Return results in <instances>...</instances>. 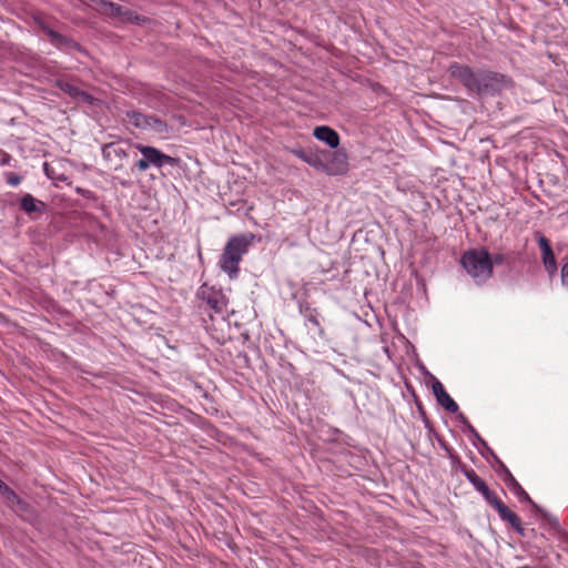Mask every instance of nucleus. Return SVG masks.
Segmentation results:
<instances>
[{
  "label": "nucleus",
  "instance_id": "1",
  "mask_svg": "<svg viewBox=\"0 0 568 568\" xmlns=\"http://www.w3.org/2000/svg\"><path fill=\"white\" fill-rule=\"evenodd\" d=\"M448 71L469 93L478 97L496 95L511 85V80L503 73L484 69L474 70L457 62L452 63Z\"/></svg>",
  "mask_w": 568,
  "mask_h": 568
},
{
  "label": "nucleus",
  "instance_id": "2",
  "mask_svg": "<svg viewBox=\"0 0 568 568\" xmlns=\"http://www.w3.org/2000/svg\"><path fill=\"white\" fill-rule=\"evenodd\" d=\"M255 236L252 233L235 235L229 239L220 258V267L229 274L230 278H236L239 275V264L243 255L253 244Z\"/></svg>",
  "mask_w": 568,
  "mask_h": 568
},
{
  "label": "nucleus",
  "instance_id": "3",
  "mask_svg": "<svg viewBox=\"0 0 568 568\" xmlns=\"http://www.w3.org/2000/svg\"><path fill=\"white\" fill-rule=\"evenodd\" d=\"M467 274L478 284L486 282L493 275V261L485 248L466 251L460 258Z\"/></svg>",
  "mask_w": 568,
  "mask_h": 568
},
{
  "label": "nucleus",
  "instance_id": "4",
  "mask_svg": "<svg viewBox=\"0 0 568 568\" xmlns=\"http://www.w3.org/2000/svg\"><path fill=\"white\" fill-rule=\"evenodd\" d=\"M133 146L142 155V158L135 163V166L140 172H145L150 168L161 169L164 165L175 166L179 163L178 158L168 155L154 146L141 143H134Z\"/></svg>",
  "mask_w": 568,
  "mask_h": 568
},
{
  "label": "nucleus",
  "instance_id": "5",
  "mask_svg": "<svg viewBox=\"0 0 568 568\" xmlns=\"http://www.w3.org/2000/svg\"><path fill=\"white\" fill-rule=\"evenodd\" d=\"M509 489L519 498L520 501L529 503L534 510L538 515H540L547 521V525L551 529H554L558 535H566L560 527L559 520L555 516L546 511L544 508L538 506L535 501H532L530 496L526 493V490L520 486V484L517 480H514L513 486L509 487Z\"/></svg>",
  "mask_w": 568,
  "mask_h": 568
},
{
  "label": "nucleus",
  "instance_id": "6",
  "mask_svg": "<svg viewBox=\"0 0 568 568\" xmlns=\"http://www.w3.org/2000/svg\"><path fill=\"white\" fill-rule=\"evenodd\" d=\"M199 296L215 314L224 315L226 313V298L221 291L203 285L199 291Z\"/></svg>",
  "mask_w": 568,
  "mask_h": 568
},
{
  "label": "nucleus",
  "instance_id": "7",
  "mask_svg": "<svg viewBox=\"0 0 568 568\" xmlns=\"http://www.w3.org/2000/svg\"><path fill=\"white\" fill-rule=\"evenodd\" d=\"M490 506L496 509L501 520L508 523L517 534L523 537L525 536V528L521 525L520 518L514 511H511L499 498L494 499Z\"/></svg>",
  "mask_w": 568,
  "mask_h": 568
},
{
  "label": "nucleus",
  "instance_id": "8",
  "mask_svg": "<svg viewBox=\"0 0 568 568\" xmlns=\"http://www.w3.org/2000/svg\"><path fill=\"white\" fill-rule=\"evenodd\" d=\"M432 389L440 406L452 414L458 413L459 407L457 403L445 390L444 385L435 377H433Z\"/></svg>",
  "mask_w": 568,
  "mask_h": 568
},
{
  "label": "nucleus",
  "instance_id": "9",
  "mask_svg": "<svg viewBox=\"0 0 568 568\" xmlns=\"http://www.w3.org/2000/svg\"><path fill=\"white\" fill-rule=\"evenodd\" d=\"M538 244L541 251V260L547 273L554 276L557 273L558 266L552 252L550 242L544 235L538 236Z\"/></svg>",
  "mask_w": 568,
  "mask_h": 568
},
{
  "label": "nucleus",
  "instance_id": "10",
  "mask_svg": "<svg viewBox=\"0 0 568 568\" xmlns=\"http://www.w3.org/2000/svg\"><path fill=\"white\" fill-rule=\"evenodd\" d=\"M464 475L467 478V480L473 485V487L481 494L484 499L490 505L494 499H497L498 497L493 493L486 483L477 475V473L474 469H465Z\"/></svg>",
  "mask_w": 568,
  "mask_h": 568
},
{
  "label": "nucleus",
  "instance_id": "11",
  "mask_svg": "<svg viewBox=\"0 0 568 568\" xmlns=\"http://www.w3.org/2000/svg\"><path fill=\"white\" fill-rule=\"evenodd\" d=\"M55 87L75 100H80V101H84V102H89V103H91L93 100L91 94L79 89L72 82H69L67 80H63V79L57 80Z\"/></svg>",
  "mask_w": 568,
  "mask_h": 568
},
{
  "label": "nucleus",
  "instance_id": "12",
  "mask_svg": "<svg viewBox=\"0 0 568 568\" xmlns=\"http://www.w3.org/2000/svg\"><path fill=\"white\" fill-rule=\"evenodd\" d=\"M313 135L317 140L326 143L332 149H336L339 145L338 133L327 125L316 126L314 129Z\"/></svg>",
  "mask_w": 568,
  "mask_h": 568
},
{
  "label": "nucleus",
  "instance_id": "13",
  "mask_svg": "<svg viewBox=\"0 0 568 568\" xmlns=\"http://www.w3.org/2000/svg\"><path fill=\"white\" fill-rule=\"evenodd\" d=\"M103 6L105 8V12H108L112 17L121 18L123 21H134L136 23H140L141 21L139 16H136L134 12H132L125 7H122L113 2H103Z\"/></svg>",
  "mask_w": 568,
  "mask_h": 568
},
{
  "label": "nucleus",
  "instance_id": "14",
  "mask_svg": "<svg viewBox=\"0 0 568 568\" xmlns=\"http://www.w3.org/2000/svg\"><path fill=\"white\" fill-rule=\"evenodd\" d=\"M38 24L40 26L41 30L49 37L50 41L57 47V48H69L73 44L72 40L68 37L54 31L51 29L44 21L38 20Z\"/></svg>",
  "mask_w": 568,
  "mask_h": 568
},
{
  "label": "nucleus",
  "instance_id": "15",
  "mask_svg": "<svg viewBox=\"0 0 568 568\" xmlns=\"http://www.w3.org/2000/svg\"><path fill=\"white\" fill-rule=\"evenodd\" d=\"M20 207L23 212H26L29 215L33 213L41 214L45 211V204L42 201L36 199L30 193H26L22 195L20 200Z\"/></svg>",
  "mask_w": 568,
  "mask_h": 568
},
{
  "label": "nucleus",
  "instance_id": "16",
  "mask_svg": "<svg viewBox=\"0 0 568 568\" xmlns=\"http://www.w3.org/2000/svg\"><path fill=\"white\" fill-rule=\"evenodd\" d=\"M300 313L304 316L307 323L318 331L320 334L324 333L318 320V312L316 308L311 307L308 304L300 305Z\"/></svg>",
  "mask_w": 568,
  "mask_h": 568
},
{
  "label": "nucleus",
  "instance_id": "17",
  "mask_svg": "<svg viewBox=\"0 0 568 568\" xmlns=\"http://www.w3.org/2000/svg\"><path fill=\"white\" fill-rule=\"evenodd\" d=\"M150 115L135 110L126 111V120L136 129L146 130Z\"/></svg>",
  "mask_w": 568,
  "mask_h": 568
},
{
  "label": "nucleus",
  "instance_id": "18",
  "mask_svg": "<svg viewBox=\"0 0 568 568\" xmlns=\"http://www.w3.org/2000/svg\"><path fill=\"white\" fill-rule=\"evenodd\" d=\"M102 156L105 160H111L113 156L124 159L128 156V153L123 148L114 143H108L102 148Z\"/></svg>",
  "mask_w": 568,
  "mask_h": 568
},
{
  "label": "nucleus",
  "instance_id": "19",
  "mask_svg": "<svg viewBox=\"0 0 568 568\" xmlns=\"http://www.w3.org/2000/svg\"><path fill=\"white\" fill-rule=\"evenodd\" d=\"M146 130L152 131L153 133L159 135H166L169 133L168 124L163 120L154 115H150Z\"/></svg>",
  "mask_w": 568,
  "mask_h": 568
},
{
  "label": "nucleus",
  "instance_id": "20",
  "mask_svg": "<svg viewBox=\"0 0 568 568\" xmlns=\"http://www.w3.org/2000/svg\"><path fill=\"white\" fill-rule=\"evenodd\" d=\"M293 153L300 158L302 161L306 162L313 168H320L322 166V162L320 158L313 153L312 151H306L303 149L293 150Z\"/></svg>",
  "mask_w": 568,
  "mask_h": 568
},
{
  "label": "nucleus",
  "instance_id": "21",
  "mask_svg": "<svg viewBox=\"0 0 568 568\" xmlns=\"http://www.w3.org/2000/svg\"><path fill=\"white\" fill-rule=\"evenodd\" d=\"M332 163L336 166L337 172H344L347 169V154L344 150H336L333 153Z\"/></svg>",
  "mask_w": 568,
  "mask_h": 568
},
{
  "label": "nucleus",
  "instance_id": "22",
  "mask_svg": "<svg viewBox=\"0 0 568 568\" xmlns=\"http://www.w3.org/2000/svg\"><path fill=\"white\" fill-rule=\"evenodd\" d=\"M458 419L460 423H463L465 425V427L474 435V437L479 440L480 443H483L484 445H486V443L484 442V439L479 436V434L476 432V429L474 428V426L468 422V419L466 418V416L464 414H459L458 415Z\"/></svg>",
  "mask_w": 568,
  "mask_h": 568
},
{
  "label": "nucleus",
  "instance_id": "23",
  "mask_svg": "<svg viewBox=\"0 0 568 568\" xmlns=\"http://www.w3.org/2000/svg\"><path fill=\"white\" fill-rule=\"evenodd\" d=\"M6 181L11 186H18L21 183L22 178L14 173H7Z\"/></svg>",
  "mask_w": 568,
  "mask_h": 568
},
{
  "label": "nucleus",
  "instance_id": "24",
  "mask_svg": "<svg viewBox=\"0 0 568 568\" xmlns=\"http://www.w3.org/2000/svg\"><path fill=\"white\" fill-rule=\"evenodd\" d=\"M0 490L7 494L9 500L19 501L18 495L12 489H10L4 483L0 485Z\"/></svg>",
  "mask_w": 568,
  "mask_h": 568
},
{
  "label": "nucleus",
  "instance_id": "25",
  "mask_svg": "<svg viewBox=\"0 0 568 568\" xmlns=\"http://www.w3.org/2000/svg\"><path fill=\"white\" fill-rule=\"evenodd\" d=\"M0 490L7 494L9 500L19 501L18 495L12 489H10L4 483L0 485Z\"/></svg>",
  "mask_w": 568,
  "mask_h": 568
},
{
  "label": "nucleus",
  "instance_id": "26",
  "mask_svg": "<svg viewBox=\"0 0 568 568\" xmlns=\"http://www.w3.org/2000/svg\"><path fill=\"white\" fill-rule=\"evenodd\" d=\"M501 467L505 473L503 480L506 484V486L509 488L513 486V483H514V480H516V478L513 476V474L507 469V467L505 465L501 464Z\"/></svg>",
  "mask_w": 568,
  "mask_h": 568
},
{
  "label": "nucleus",
  "instance_id": "27",
  "mask_svg": "<svg viewBox=\"0 0 568 568\" xmlns=\"http://www.w3.org/2000/svg\"><path fill=\"white\" fill-rule=\"evenodd\" d=\"M561 284L568 290V262L561 266Z\"/></svg>",
  "mask_w": 568,
  "mask_h": 568
},
{
  "label": "nucleus",
  "instance_id": "28",
  "mask_svg": "<svg viewBox=\"0 0 568 568\" xmlns=\"http://www.w3.org/2000/svg\"><path fill=\"white\" fill-rule=\"evenodd\" d=\"M493 265L494 264H501L504 262V256L501 254H497L494 257H491Z\"/></svg>",
  "mask_w": 568,
  "mask_h": 568
},
{
  "label": "nucleus",
  "instance_id": "29",
  "mask_svg": "<svg viewBox=\"0 0 568 568\" xmlns=\"http://www.w3.org/2000/svg\"><path fill=\"white\" fill-rule=\"evenodd\" d=\"M120 184H121V186H123V187H128V186H130V183H129V182H126V181H121V182H120Z\"/></svg>",
  "mask_w": 568,
  "mask_h": 568
}]
</instances>
